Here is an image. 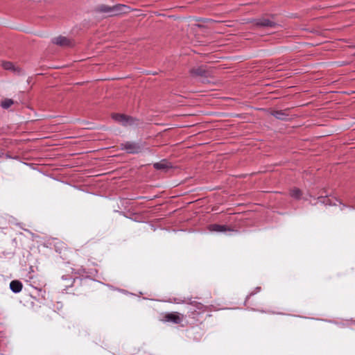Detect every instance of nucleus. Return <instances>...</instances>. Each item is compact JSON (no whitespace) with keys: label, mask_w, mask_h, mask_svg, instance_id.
Wrapping results in <instances>:
<instances>
[{"label":"nucleus","mask_w":355,"mask_h":355,"mask_svg":"<svg viewBox=\"0 0 355 355\" xmlns=\"http://www.w3.org/2000/svg\"><path fill=\"white\" fill-rule=\"evenodd\" d=\"M93 11L96 17L106 18L128 14L131 11V8L125 4H116L112 6L101 4L96 6Z\"/></svg>","instance_id":"1"},{"label":"nucleus","mask_w":355,"mask_h":355,"mask_svg":"<svg viewBox=\"0 0 355 355\" xmlns=\"http://www.w3.org/2000/svg\"><path fill=\"white\" fill-rule=\"evenodd\" d=\"M189 304L190 308L188 311V317L191 320L190 324L198 325L202 323V315L209 311V307L196 301L191 302Z\"/></svg>","instance_id":"2"},{"label":"nucleus","mask_w":355,"mask_h":355,"mask_svg":"<svg viewBox=\"0 0 355 355\" xmlns=\"http://www.w3.org/2000/svg\"><path fill=\"white\" fill-rule=\"evenodd\" d=\"M112 118L116 122L123 125H128L134 123L135 119L132 117L121 114H113Z\"/></svg>","instance_id":"3"},{"label":"nucleus","mask_w":355,"mask_h":355,"mask_svg":"<svg viewBox=\"0 0 355 355\" xmlns=\"http://www.w3.org/2000/svg\"><path fill=\"white\" fill-rule=\"evenodd\" d=\"M81 282V279H76L68 275H64L62 277L61 284L64 289H68L69 288L74 286L76 284H80Z\"/></svg>","instance_id":"4"},{"label":"nucleus","mask_w":355,"mask_h":355,"mask_svg":"<svg viewBox=\"0 0 355 355\" xmlns=\"http://www.w3.org/2000/svg\"><path fill=\"white\" fill-rule=\"evenodd\" d=\"M190 73L194 77L208 78L210 76V72L205 67L200 66L190 70Z\"/></svg>","instance_id":"5"},{"label":"nucleus","mask_w":355,"mask_h":355,"mask_svg":"<svg viewBox=\"0 0 355 355\" xmlns=\"http://www.w3.org/2000/svg\"><path fill=\"white\" fill-rule=\"evenodd\" d=\"M184 318V315L178 312H171L165 315L164 320L174 324H180Z\"/></svg>","instance_id":"6"},{"label":"nucleus","mask_w":355,"mask_h":355,"mask_svg":"<svg viewBox=\"0 0 355 355\" xmlns=\"http://www.w3.org/2000/svg\"><path fill=\"white\" fill-rule=\"evenodd\" d=\"M123 150H125L128 153H138L140 152V146L132 142H126L125 144H122Z\"/></svg>","instance_id":"7"},{"label":"nucleus","mask_w":355,"mask_h":355,"mask_svg":"<svg viewBox=\"0 0 355 355\" xmlns=\"http://www.w3.org/2000/svg\"><path fill=\"white\" fill-rule=\"evenodd\" d=\"M260 289H261L260 287H257L255 288L256 292H252L249 295L247 296V297L245 299V305L248 309H253V310L255 309V306L257 305V303L254 302V301L255 300L254 295H255L256 293H258V292L260 291Z\"/></svg>","instance_id":"8"},{"label":"nucleus","mask_w":355,"mask_h":355,"mask_svg":"<svg viewBox=\"0 0 355 355\" xmlns=\"http://www.w3.org/2000/svg\"><path fill=\"white\" fill-rule=\"evenodd\" d=\"M53 43L61 46H70L72 42L66 37L59 36L53 40Z\"/></svg>","instance_id":"9"},{"label":"nucleus","mask_w":355,"mask_h":355,"mask_svg":"<svg viewBox=\"0 0 355 355\" xmlns=\"http://www.w3.org/2000/svg\"><path fill=\"white\" fill-rule=\"evenodd\" d=\"M210 232H225L227 231H232L231 228L225 225L211 224L208 226Z\"/></svg>","instance_id":"10"},{"label":"nucleus","mask_w":355,"mask_h":355,"mask_svg":"<svg viewBox=\"0 0 355 355\" xmlns=\"http://www.w3.org/2000/svg\"><path fill=\"white\" fill-rule=\"evenodd\" d=\"M153 167L157 170H166L171 168L172 166L170 162L166 159H163L159 162L154 163Z\"/></svg>","instance_id":"11"},{"label":"nucleus","mask_w":355,"mask_h":355,"mask_svg":"<svg viewBox=\"0 0 355 355\" xmlns=\"http://www.w3.org/2000/svg\"><path fill=\"white\" fill-rule=\"evenodd\" d=\"M22 288H23L22 283L19 280H12L10 283V288L15 293H18L21 292V291L22 290Z\"/></svg>","instance_id":"12"},{"label":"nucleus","mask_w":355,"mask_h":355,"mask_svg":"<svg viewBox=\"0 0 355 355\" xmlns=\"http://www.w3.org/2000/svg\"><path fill=\"white\" fill-rule=\"evenodd\" d=\"M275 17L274 16H271V17H263L262 18H260V19H249L247 22H264V23H266V22H273V20H275Z\"/></svg>","instance_id":"13"},{"label":"nucleus","mask_w":355,"mask_h":355,"mask_svg":"<svg viewBox=\"0 0 355 355\" xmlns=\"http://www.w3.org/2000/svg\"><path fill=\"white\" fill-rule=\"evenodd\" d=\"M1 66L5 70L20 71V69L15 68L14 64L12 62H9V61L3 62Z\"/></svg>","instance_id":"14"},{"label":"nucleus","mask_w":355,"mask_h":355,"mask_svg":"<svg viewBox=\"0 0 355 355\" xmlns=\"http://www.w3.org/2000/svg\"><path fill=\"white\" fill-rule=\"evenodd\" d=\"M272 115H273L275 118L280 120H285L288 116V114L282 110L274 111L273 112H272Z\"/></svg>","instance_id":"15"},{"label":"nucleus","mask_w":355,"mask_h":355,"mask_svg":"<svg viewBox=\"0 0 355 355\" xmlns=\"http://www.w3.org/2000/svg\"><path fill=\"white\" fill-rule=\"evenodd\" d=\"M14 103V101L12 99L10 98H6L1 103V106L4 109L9 108L11 105H12Z\"/></svg>","instance_id":"16"},{"label":"nucleus","mask_w":355,"mask_h":355,"mask_svg":"<svg viewBox=\"0 0 355 355\" xmlns=\"http://www.w3.org/2000/svg\"><path fill=\"white\" fill-rule=\"evenodd\" d=\"M290 195L294 198L299 199L302 196V192L299 189L295 188L290 191Z\"/></svg>","instance_id":"17"},{"label":"nucleus","mask_w":355,"mask_h":355,"mask_svg":"<svg viewBox=\"0 0 355 355\" xmlns=\"http://www.w3.org/2000/svg\"><path fill=\"white\" fill-rule=\"evenodd\" d=\"M75 273L86 277L89 276V272H87L85 268H80L77 270V272H75Z\"/></svg>","instance_id":"18"},{"label":"nucleus","mask_w":355,"mask_h":355,"mask_svg":"<svg viewBox=\"0 0 355 355\" xmlns=\"http://www.w3.org/2000/svg\"><path fill=\"white\" fill-rule=\"evenodd\" d=\"M196 22H209V23H211V22H228V21H216V20H214V19H212L204 18V19H197Z\"/></svg>","instance_id":"19"},{"label":"nucleus","mask_w":355,"mask_h":355,"mask_svg":"<svg viewBox=\"0 0 355 355\" xmlns=\"http://www.w3.org/2000/svg\"><path fill=\"white\" fill-rule=\"evenodd\" d=\"M35 288L39 292V295H40L42 299H45V294H46L45 291L42 288Z\"/></svg>","instance_id":"20"},{"label":"nucleus","mask_w":355,"mask_h":355,"mask_svg":"<svg viewBox=\"0 0 355 355\" xmlns=\"http://www.w3.org/2000/svg\"><path fill=\"white\" fill-rule=\"evenodd\" d=\"M257 26H270V27H274L276 24H263V23H261V24H256Z\"/></svg>","instance_id":"21"},{"label":"nucleus","mask_w":355,"mask_h":355,"mask_svg":"<svg viewBox=\"0 0 355 355\" xmlns=\"http://www.w3.org/2000/svg\"><path fill=\"white\" fill-rule=\"evenodd\" d=\"M198 27H202L203 26H202V25H200V24H198Z\"/></svg>","instance_id":"22"}]
</instances>
